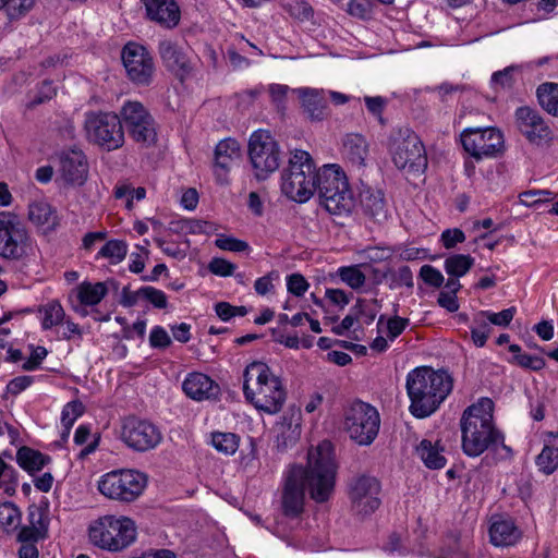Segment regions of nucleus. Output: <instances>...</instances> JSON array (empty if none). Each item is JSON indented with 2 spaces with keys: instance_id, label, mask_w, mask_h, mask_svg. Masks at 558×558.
I'll return each instance as SVG.
<instances>
[{
  "instance_id": "14",
  "label": "nucleus",
  "mask_w": 558,
  "mask_h": 558,
  "mask_svg": "<svg viewBox=\"0 0 558 558\" xmlns=\"http://www.w3.org/2000/svg\"><path fill=\"white\" fill-rule=\"evenodd\" d=\"M464 150L474 159L497 157L505 149L502 133L496 128H469L460 134Z\"/></svg>"
},
{
  "instance_id": "41",
  "label": "nucleus",
  "mask_w": 558,
  "mask_h": 558,
  "mask_svg": "<svg viewBox=\"0 0 558 558\" xmlns=\"http://www.w3.org/2000/svg\"><path fill=\"white\" fill-rule=\"evenodd\" d=\"M128 253V245L121 240L108 241L99 251L98 255L118 264L124 259Z\"/></svg>"
},
{
  "instance_id": "22",
  "label": "nucleus",
  "mask_w": 558,
  "mask_h": 558,
  "mask_svg": "<svg viewBox=\"0 0 558 558\" xmlns=\"http://www.w3.org/2000/svg\"><path fill=\"white\" fill-rule=\"evenodd\" d=\"M60 172L64 181L82 185L88 172V166L81 150L64 151L60 155Z\"/></svg>"
},
{
  "instance_id": "34",
  "label": "nucleus",
  "mask_w": 558,
  "mask_h": 558,
  "mask_svg": "<svg viewBox=\"0 0 558 558\" xmlns=\"http://www.w3.org/2000/svg\"><path fill=\"white\" fill-rule=\"evenodd\" d=\"M108 290L104 282H83L78 287L77 298L87 306L97 305L106 296Z\"/></svg>"
},
{
  "instance_id": "18",
  "label": "nucleus",
  "mask_w": 558,
  "mask_h": 558,
  "mask_svg": "<svg viewBox=\"0 0 558 558\" xmlns=\"http://www.w3.org/2000/svg\"><path fill=\"white\" fill-rule=\"evenodd\" d=\"M380 483L376 477L361 475L349 486L352 509L362 515L373 513L380 506Z\"/></svg>"
},
{
  "instance_id": "8",
  "label": "nucleus",
  "mask_w": 558,
  "mask_h": 558,
  "mask_svg": "<svg viewBox=\"0 0 558 558\" xmlns=\"http://www.w3.org/2000/svg\"><path fill=\"white\" fill-rule=\"evenodd\" d=\"M136 537L134 522L125 517L105 515L89 526V538L98 547L119 551L131 545Z\"/></svg>"
},
{
  "instance_id": "33",
  "label": "nucleus",
  "mask_w": 558,
  "mask_h": 558,
  "mask_svg": "<svg viewBox=\"0 0 558 558\" xmlns=\"http://www.w3.org/2000/svg\"><path fill=\"white\" fill-rule=\"evenodd\" d=\"M541 107L548 113L558 117V84L543 83L536 89Z\"/></svg>"
},
{
  "instance_id": "7",
  "label": "nucleus",
  "mask_w": 558,
  "mask_h": 558,
  "mask_svg": "<svg viewBox=\"0 0 558 558\" xmlns=\"http://www.w3.org/2000/svg\"><path fill=\"white\" fill-rule=\"evenodd\" d=\"M389 150L398 169L413 177L425 172L428 165L425 147L410 129H399L391 134Z\"/></svg>"
},
{
  "instance_id": "12",
  "label": "nucleus",
  "mask_w": 558,
  "mask_h": 558,
  "mask_svg": "<svg viewBox=\"0 0 558 558\" xmlns=\"http://www.w3.org/2000/svg\"><path fill=\"white\" fill-rule=\"evenodd\" d=\"M248 157L258 180H265L279 168V146L268 131L258 130L251 135Z\"/></svg>"
},
{
  "instance_id": "57",
  "label": "nucleus",
  "mask_w": 558,
  "mask_h": 558,
  "mask_svg": "<svg viewBox=\"0 0 558 558\" xmlns=\"http://www.w3.org/2000/svg\"><path fill=\"white\" fill-rule=\"evenodd\" d=\"M361 254L369 262L378 263L389 259L392 253L388 247L367 246Z\"/></svg>"
},
{
  "instance_id": "62",
  "label": "nucleus",
  "mask_w": 558,
  "mask_h": 558,
  "mask_svg": "<svg viewBox=\"0 0 558 558\" xmlns=\"http://www.w3.org/2000/svg\"><path fill=\"white\" fill-rule=\"evenodd\" d=\"M28 524L27 526L41 527L40 530L47 533L48 526L44 518V512L36 506L28 508L27 514Z\"/></svg>"
},
{
  "instance_id": "47",
  "label": "nucleus",
  "mask_w": 558,
  "mask_h": 558,
  "mask_svg": "<svg viewBox=\"0 0 558 558\" xmlns=\"http://www.w3.org/2000/svg\"><path fill=\"white\" fill-rule=\"evenodd\" d=\"M517 310L515 307H509L502 310L499 313H493L489 311L480 312L489 325H496L499 327H507L514 317Z\"/></svg>"
},
{
  "instance_id": "21",
  "label": "nucleus",
  "mask_w": 558,
  "mask_h": 558,
  "mask_svg": "<svg viewBox=\"0 0 558 558\" xmlns=\"http://www.w3.org/2000/svg\"><path fill=\"white\" fill-rule=\"evenodd\" d=\"M158 53L163 64L173 72L180 80H183L192 71L191 61L178 43L170 39H162L158 44Z\"/></svg>"
},
{
  "instance_id": "32",
  "label": "nucleus",
  "mask_w": 558,
  "mask_h": 558,
  "mask_svg": "<svg viewBox=\"0 0 558 558\" xmlns=\"http://www.w3.org/2000/svg\"><path fill=\"white\" fill-rule=\"evenodd\" d=\"M16 460L19 465L27 472H35L40 471L50 458L28 447H22L17 450Z\"/></svg>"
},
{
  "instance_id": "16",
  "label": "nucleus",
  "mask_w": 558,
  "mask_h": 558,
  "mask_svg": "<svg viewBox=\"0 0 558 558\" xmlns=\"http://www.w3.org/2000/svg\"><path fill=\"white\" fill-rule=\"evenodd\" d=\"M128 77L136 85L147 86L153 82L155 62L148 50L136 43H128L121 52Z\"/></svg>"
},
{
  "instance_id": "45",
  "label": "nucleus",
  "mask_w": 558,
  "mask_h": 558,
  "mask_svg": "<svg viewBox=\"0 0 558 558\" xmlns=\"http://www.w3.org/2000/svg\"><path fill=\"white\" fill-rule=\"evenodd\" d=\"M142 300L147 301L156 308H166L168 305L167 295L163 291L150 286L140 288Z\"/></svg>"
},
{
  "instance_id": "35",
  "label": "nucleus",
  "mask_w": 558,
  "mask_h": 558,
  "mask_svg": "<svg viewBox=\"0 0 558 558\" xmlns=\"http://www.w3.org/2000/svg\"><path fill=\"white\" fill-rule=\"evenodd\" d=\"M29 220L37 226H54L56 215L51 206L45 202H35L28 208Z\"/></svg>"
},
{
  "instance_id": "46",
  "label": "nucleus",
  "mask_w": 558,
  "mask_h": 558,
  "mask_svg": "<svg viewBox=\"0 0 558 558\" xmlns=\"http://www.w3.org/2000/svg\"><path fill=\"white\" fill-rule=\"evenodd\" d=\"M390 272V289H396L399 287H413V274L409 266H401L398 270H392L389 268Z\"/></svg>"
},
{
  "instance_id": "29",
  "label": "nucleus",
  "mask_w": 558,
  "mask_h": 558,
  "mask_svg": "<svg viewBox=\"0 0 558 558\" xmlns=\"http://www.w3.org/2000/svg\"><path fill=\"white\" fill-rule=\"evenodd\" d=\"M343 156L357 168L365 165V159L368 155V145L360 134H349L343 141Z\"/></svg>"
},
{
  "instance_id": "20",
  "label": "nucleus",
  "mask_w": 558,
  "mask_h": 558,
  "mask_svg": "<svg viewBox=\"0 0 558 558\" xmlns=\"http://www.w3.org/2000/svg\"><path fill=\"white\" fill-rule=\"evenodd\" d=\"M145 7L146 16L167 29L177 27L181 20L180 7L175 0H141Z\"/></svg>"
},
{
  "instance_id": "58",
  "label": "nucleus",
  "mask_w": 558,
  "mask_h": 558,
  "mask_svg": "<svg viewBox=\"0 0 558 558\" xmlns=\"http://www.w3.org/2000/svg\"><path fill=\"white\" fill-rule=\"evenodd\" d=\"M364 102L367 108V110L376 118H378L380 123H384L383 121V111L386 106V99L381 96H365Z\"/></svg>"
},
{
  "instance_id": "11",
  "label": "nucleus",
  "mask_w": 558,
  "mask_h": 558,
  "mask_svg": "<svg viewBox=\"0 0 558 558\" xmlns=\"http://www.w3.org/2000/svg\"><path fill=\"white\" fill-rule=\"evenodd\" d=\"M84 130L89 142L110 151L124 144L122 122L112 112H89L84 121Z\"/></svg>"
},
{
  "instance_id": "10",
  "label": "nucleus",
  "mask_w": 558,
  "mask_h": 558,
  "mask_svg": "<svg viewBox=\"0 0 558 558\" xmlns=\"http://www.w3.org/2000/svg\"><path fill=\"white\" fill-rule=\"evenodd\" d=\"M343 426L356 444L371 445L377 437L380 416L375 407L357 400L345 409Z\"/></svg>"
},
{
  "instance_id": "49",
  "label": "nucleus",
  "mask_w": 558,
  "mask_h": 558,
  "mask_svg": "<svg viewBox=\"0 0 558 558\" xmlns=\"http://www.w3.org/2000/svg\"><path fill=\"white\" fill-rule=\"evenodd\" d=\"M40 529L27 525L22 526L16 535V541L21 544H37L38 541L47 537V533Z\"/></svg>"
},
{
  "instance_id": "48",
  "label": "nucleus",
  "mask_w": 558,
  "mask_h": 558,
  "mask_svg": "<svg viewBox=\"0 0 558 558\" xmlns=\"http://www.w3.org/2000/svg\"><path fill=\"white\" fill-rule=\"evenodd\" d=\"M21 520V511L12 502L0 506V524L4 527L16 526Z\"/></svg>"
},
{
  "instance_id": "40",
  "label": "nucleus",
  "mask_w": 558,
  "mask_h": 558,
  "mask_svg": "<svg viewBox=\"0 0 558 558\" xmlns=\"http://www.w3.org/2000/svg\"><path fill=\"white\" fill-rule=\"evenodd\" d=\"M490 331V325L486 322L485 317L481 313H477L474 316L473 325L471 326V338L473 343L477 348L484 347Z\"/></svg>"
},
{
  "instance_id": "37",
  "label": "nucleus",
  "mask_w": 558,
  "mask_h": 558,
  "mask_svg": "<svg viewBox=\"0 0 558 558\" xmlns=\"http://www.w3.org/2000/svg\"><path fill=\"white\" fill-rule=\"evenodd\" d=\"M43 314L41 326L45 330L51 329L64 319L65 313L58 301H51L39 308Z\"/></svg>"
},
{
  "instance_id": "25",
  "label": "nucleus",
  "mask_w": 558,
  "mask_h": 558,
  "mask_svg": "<svg viewBox=\"0 0 558 558\" xmlns=\"http://www.w3.org/2000/svg\"><path fill=\"white\" fill-rule=\"evenodd\" d=\"M493 545L508 547L514 545L521 537V531L510 518L495 517L489 527Z\"/></svg>"
},
{
  "instance_id": "2",
  "label": "nucleus",
  "mask_w": 558,
  "mask_h": 558,
  "mask_svg": "<svg viewBox=\"0 0 558 558\" xmlns=\"http://www.w3.org/2000/svg\"><path fill=\"white\" fill-rule=\"evenodd\" d=\"M453 387L451 376L445 371L428 366L416 367L407 375L409 410L417 418L432 415L445 401Z\"/></svg>"
},
{
  "instance_id": "17",
  "label": "nucleus",
  "mask_w": 558,
  "mask_h": 558,
  "mask_svg": "<svg viewBox=\"0 0 558 558\" xmlns=\"http://www.w3.org/2000/svg\"><path fill=\"white\" fill-rule=\"evenodd\" d=\"M121 438L131 449L144 452L157 447L162 436L153 423L129 417L123 423Z\"/></svg>"
},
{
  "instance_id": "31",
  "label": "nucleus",
  "mask_w": 558,
  "mask_h": 558,
  "mask_svg": "<svg viewBox=\"0 0 558 558\" xmlns=\"http://www.w3.org/2000/svg\"><path fill=\"white\" fill-rule=\"evenodd\" d=\"M509 351L512 353L511 359H509V363L518 365L524 369L538 372L546 365V361L542 356L527 354L523 352L521 347L518 344H510Z\"/></svg>"
},
{
  "instance_id": "55",
  "label": "nucleus",
  "mask_w": 558,
  "mask_h": 558,
  "mask_svg": "<svg viewBox=\"0 0 558 558\" xmlns=\"http://www.w3.org/2000/svg\"><path fill=\"white\" fill-rule=\"evenodd\" d=\"M440 241L447 250L454 248L458 243L465 241V234L461 229H446L440 235Z\"/></svg>"
},
{
  "instance_id": "13",
  "label": "nucleus",
  "mask_w": 558,
  "mask_h": 558,
  "mask_svg": "<svg viewBox=\"0 0 558 558\" xmlns=\"http://www.w3.org/2000/svg\"><path fill=\"white\" fill-rule=\"evenodd\" d=\"M119 118L133 141L144 146L155 144V120L142 102L126 101L120 110Z\"/></svg>"
},
{
  "instance_id": "51",
  "label": "nucleus",
  "mask_w": 558,
  "mask_h": 558,
  "mask_svg": "<svg viewBox=\"0 0 558 558\" xmlns=\"http://www.w3.org/2000/svg\"><path fill=\"white\" fill-rule=\"evenodd\" d=\"M215 245L220 250L229 252H244L248 250V244L245 241L227 235L218 236Z\"/></svg>"
},
{
  "instance_id": "27",
  "label": "nucleus",
  "mask_w": 558,
  "mask_h": 558,
  "mask_svg": "<svg viewBox=\"0 0 558 558\" xmlns=\"http://www.w3.org/2000/svg\"><path fill=\"white\" fill-rule=\"evenodd\" d=\"M301 99L303 111L311 120L320 121L326 116V101L322 93L313 88H298L293 90Z\"/></svg>"
},
{
  "instance_id": "56",
  "label": "nucleus",
  "mask_w": 558,
  "mask_h": 558,
  "mask_svg": "<svg viewBox=\"0 0 558 558\" xmlns=\"http://www.w3.org/2000/svg\"><path fill=\"white\" fill-rule=\"evenodd\" d=\"M236 266L223 258H213L208 265V269L211 274L228 277L233 274Z\"/></svg>"
},
{
  "instance_id": "6",
  "label": "nucleus",
  "mask_w": 558,
  "mask_h": 558,
  "mask_svg": "<svg viewBox=\"0 0 558 558\" xmlns=\"http://www.w3.org/2000/svg\"><path fill=\"white\" fill-rule=\"evenodd\" d=\"M316 166L302 149L291 151L288 168L282 172L281 191L290 199L304 203L315 193Z\"/></svg>"
},
{
  "instance_id": "26",
  "label": "nucleus",
  "mask_w": 558,
  "mask_h": 558,
  "mask_svg": "<svg viewBox=\"0 0 558 558\" xmlns=\"http://www.w3.org/2000/svg\"><path fill=\"white\" fill-rule=\"evenodd\" d=\"M360 202L365 215L376 222H383L388 217L384 193L380 190L365 189L360 194Z\"/></svg>"
},
{
  "instance_id": "43",
  "label": "nucleus",
  "mask_w": 558,
  "mask_h": 558,
  "mask_svg": "<svg viewBox=\"0 0 558 558\" xmlns=\"http://www.w3.org/2000/svg\"><path fill=\"white\" fill-rule=\"evenodd\" d=\"M2 8L10 21L19 20L25 15L34 5L35 0H4Z\"/></svg>"
},
{
  "instance_id": "39",
  "label": "nucleus",
  "mask_w": 558,
  "mask_h": 558,
  "mask_svg": "<svg viewBox=\"0 0 558 558\" xmlns=\"http://www.w3.org/2000/svg\"><path fill=\"white\" fill-rule=\"evenodd\" d=\"M338 276L353 290L361 289L366 281V276L360 269L359 265L340 267L338 269Z\"/></svg>"
},
{
  "instance_id": "54",
  "label": "nucleus",
  "mask_w": 558,
  "mask_h": 558,
  "mask_svg": "<svg viewBox=\"0 0 558 558\" xmlns=\"http://www.w3.org/2000/svg\"><path fill=\"white\" fill-rule=\"evenodd\" d=\"M308 287V282L301 274H292L287 277L288 291L295 296H302Z\"/></svg>"
},
{
  "instance_id": "24",
  "label": "nucleus",
  "mask_w": 558,
  "mask_h": 558,
  "mask_svg": "<svg viewBox=\"0 0 558 558\" xmlns=\"http://www.w3.org/2000/svg\"><path fill=\"white\" fill-rule=\"evenodd\" d=\"M183 391L191 399L201 401L216 398L220 388L209 376L203 373H191L182 384Z\"/></svg>"
},
{
  "instance_id": "4",
  "label": "nucleus",
  "mask_w": 558,
  "mask_h": 558,
  "mask_svg": "<svg viewBox=\"0 0 558 558\" xmlns=\"http://www.w3.org/2000/svg\"><path fill=\"white\" fill-rule=\"evenodd\" d=\"M243 393L258 411L276 414L281 411L287 391L281 379L263 362H252L243 373Z\"/></svg>"
},
{
  "instance_id": "1",
  "label": "nucleus",
  "mask_w": 558,
  "mask_h": 558,
  "mask_svg": "<svg viewBox=\"0 0 558 558\" xmlns=\"http://www.w3.org/2000/svg\"><path fill=\"white\" fill-rule=\"evenodd\" d=\"M337 468L330 441L324 440L311 448L306 466L292 465L286 474L281 493L283 515L294 519L302 514L305 489L316 502L327 501L335 489Z\"/></svg>"
},
{
  "instance_id": "42",
  "label": "nucleus",
  "mask_w": 558,
  "mask_h": 558,
  "mask_svg": "<svg viewBox=\"0 0 558 558\" xmlns=\"http://www.w3.org/2000/svg\"><path fill=\"white\" fill-rule=\"evenodd\" d=\"M283 10L300 21L308 20L313 15L312 7L305 0H282Z\"/></svg>"
},
{
  "instance_id": "53",
  "label": "nucleus",
  "mask_w": 558,
  "mask_h": 558,
  "mask_svg": "<svg viewBox=\"0 0 558 558\" xmlns=\"http://www.w3.org/2000/svg\"><path fill=\"white\" fill-rule=\"evenodd\" d=\"M420 277L426 284L434 288H440L445 281L442 274L430 265L421 267Z\"/></svg>"
},
{
  "instance_id": "15",
  "label": "nucleus",
  "mask_w": 558,
  "mask_h": 558,
  "mask_svg": "<svg viewBox=\"0 0 558 558\" xmlns=\"http://www.w3.org/2000/svg\"><path fill=\"white\" fill-rule=\"evenodd\" d=\"M28 233L17 216L0 213V256L5 259H20L26 254Z\"/></svg>"
},
{
  "instance_id": "5",
  "label": "nucleus",
  "mask_w": 558,
  "mask_h": 558,
  "mask_svg": "<svg viewBox=\"0 0 558 558\" xmlns=\"http://www.w3.org/2000/svg\"><path fill=\"white\" fill-rule=\"evenodd\" d=\"M315 192L320 205L331 215H348L354 208L347 175L338 165H325L317 171Z\"/></svg>"
},
{
  "instance_id": "50",
  "label": "nucleus",
  "mask_w": 558,
  "mask_h": 558,
  "mask_svg": "<svg viewBox=\"0 0 558 558\" xmlns=\"http://www.w3.org/2000/svg\"><path fill=\"white\" fill-rule=\"evenodd\" d=\"M16 481L15 470L0 458V487H4L5 493L11 494L14 492Z\"/></svg>"
},
{
  "instance_id": "28",
  "label": "nucleus",
  "mask_w": 558,
  "mask_h": 558,
  "mask_svg": "<svg viewBox=\"0 0 558 558\" xmlns=\"http://www.w3.org/2000/svg\"><path fill=\"white\" fill-rule=\"evenodd\" d=\"M535 463L538 470L550 475L558 469V433H548L544 440V447L536 457Z\"/></svg>"
},
{
  "instance_id": "36",
  "label": "nucleus",
  "mask_w": 558,
  "mask_h": 558,
  "mask_svg": "<svg viewBox=\"0 0 558 558\" xmlns=\"http://www.w3.org/2000/svg\"><path fill=\"white\" fill-rule=\"evenodd\" d=\"M474 265V258L470 255L454 254L446 258L445 270L450 277L464 276Z\"/></svg>"
},
{
  "instance_id": "52",
  "label": "nucleus",
  "mask_w": 558,
  "mask_h": 558,
  "mask_svg": "<svg viewBox=\"0 0 558 558\" xmlns=\"http://www.w3.org/2000/svg\"><path fill=\"white\" fill-rule=\"evenodd\" d=\"M554 197L555 194L548 190L526 191L520 195L521 202L527 206L549 202L553 201Z\"/></svg>"
},
{
  "instance_id": "19",
  "label": "nucleus",
  "mask_w": 558,
  "mask_h": 558,
  "mask_svg": "<svg viewBox=\"0 0 558 558\" xmlns=\"http://www.w3.org/2000/svg\"><path fill=\"white\" fill-rule=\"evenodd\" d=\"M515 120L518 129L531 143L541 144L550 140L551 131L535 109L518 108Z\"/></svg>"
},
{
  "instance_id": "44",
  "label": "nucleus",
  "mask_w": 558,
  "mask_h": 558,
  "mask_svg": "<svg viewBox=\"0 0 558 558\" xmlns=\"http://www.w3.org/2000/svg\"><path fill=\"white\" fill-rule=\"evenodd\" d=\"M84 413V405L81 401H71L63 407L61 424L63 427H72L75 421Z\"/></svg>"
},
{
  "instance_id": "60",
  "label": "nucleus",
  "mask_w": 558,
  "mask_h": 558,
  "mask_svg": "<svg viewBox=\"0 0 558 558\" xmlns=\"http://www.w3.org/2000/svg\"><path fill=\"white\" fill-rule=\"evenodd\" d=\"M290 90L288 85L283 84H271L269 85L268 92L271 98V101L277 106V108H283L287 99V95Z\"/></svg>"
},
{
  "instance_id": "61",
  "label": "nucleus",
  "mask_w": 558,
  "mask_h": 558,
  "mask_svg": "<svg viewBox=\"0 0 558 558\" xmlns=\"http://www.w3.org/2000/svg\"><path fill=\"white\" fill-rule=\"evenodd\" d=\"M409 325L408 318L400 316H393L387 322V336L390 340H395L399 337Z\"/></svg>"
},
{
  "instance_id": "9",
  "label": "nucleus",
  "mask_w": 558,
  "mask_h": 558,
  "mask_svg": "<svg viewBox=\"0 0 558 558\" xmlns=\"http://www.w3.org/2000/svg\"><path fill=\"white\" fill-rule=\"evenodd\" d=\"M146 484L147 477L144 473L121 469L102 475L98 482V489L109 499L132 502L143 493Z\"/></svg>"
},
{
  "instance_id": "3",
  "label": "nucleus",
  "mask_w": 558,
  "mask_h": 558,
  "mask_svg": "<svg viewBox=\"0 0 558 558\" xmlns=\"http://www.w3.org/2000/svg\"><path fill=\"white\" fill-rule=\"evenodd\" d=\"M494 403L482 398L477 403L466 408L460 420L462 449L469 457L482 454L489 446L501 444L504 436L495 428L493 422Z\"/></svg>"
},
{
  "instance_id": "59",
  "label": "nucleus",
  "mask_w": 558,
  "mask_h": 558,
  "mask_svg": "<svg viewBox=\"0 0 558 558\" xmlns=\"http://www.w3.org/2000/svg\"><path fill=\"white\" fill-rule=\"evenodd\" d=\"M149 343L153 348L163 349L170 345L171 339L162 327L156 326L150 331Z\"/></svg>"
},
{
  "instance_id": "64",
  "label": "nucleus",
  "mask_w": 558,
  "mask_h": 558,
  "mask_svg": "<svg viewBox=\"0 0 558 558\" xmlns=\"http://www.w3.org/2000/svg\"><path fill=\"white\" fill-rule=\"evenodd\" d=\"M56 95V89L51 82L45 81L38 92V95L31 101L29 107L50 100Z\"/></svg>"
},
{
  "instance_id": "30",
  "label": "nucleus",
  "mask_w": 558,
  "mask_h": 558,
  "mask_svg": "<svg viewBox=\"0 0 558 558\" xmlns=\"http://www.w3.org/2000/svg\"><path fill=\"white\" fill-rule=\"evenodd\" d=\"M442 448L438 444L423 439L416 447V452L428 469H442L446 464V458L441 454Z\"/></svg>"
},
{
  "instance_id": "23",
  "label": "nucleus",
  "mask_w": 558,
  "mask_h": 558,
  "mask_svg": "<svg viewBox=\"0 0 558 558\" xmlns=\"http://www.w3.org/2000/svg\"><path fill=\"white\" fill-rule=\"evenodd\" d=\"M240 156V145L235 140L226 138L217 144L215 149V174L219 183L227 182V173Z\"/></svg>"
},
{
  "instance_id": "63",
  "label": "nucleus",
  "mask_w": 558,
  "mask_h": 558,
  "mask_svg": "<svg viewBox=\"0 0 558 558\" xmlns=\"http://www.w3.org/2000/svg\"><path fill=\"white\" fill-rule=\"evenodd\" d=\"M33 383V377L23 375L11 379L7 385V390L11 395H19L29 387Z\"/></svg>"
},
{
  "instance_id": "38",
  "label": "nucleus",
  "mask_w": 558,
  "mask_h": 558,
  "mask_svg": "<svg viewBox=\"0 0 558 558\" xmlns=\"http://www.w3.org/2000/svg\"><path fill=\"white\" fill-rule=\"evenodd\" d=\"M239 436L233 433H213L211 445L215 449L226 456L235 453L239 448Z\"/></svg>"
}]
</instances>
